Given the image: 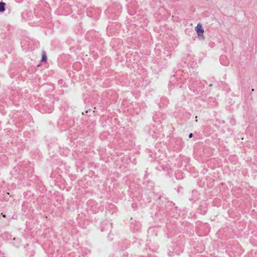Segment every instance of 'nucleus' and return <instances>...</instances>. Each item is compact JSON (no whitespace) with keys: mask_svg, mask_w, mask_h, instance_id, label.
Segmentation results:
<instances>
[{"mask_svg":"<svg viewBox=\"0 0 257 257\" xmlns=\"http://www.w3.org/2000/svg\"><path fill=\"white\" fill-rule=\"evenodd\" d=\"M195 29L199 37H203L204 31L202 25L201 23H198L195 27Z\"/></svg>","mask_w":257,"mask_h":257,"instance_id":"nucleus-1","label":"nucleus"},{"mask_svg":"<svg viewBox=\"0 0 257 257\" xmlns=\"http://www.w3.org/2000/svg\"><path fill=\"white\" fill-rule=\"evenodd\" d=\"M47 60V56L46 52L45 51H43L42 53V59L41 61L42 62H46Z\"/></svg>","mask_w":257,"mask_h":257,"instance_id":"nucleus-2","label":"nucleus"},{"mask_svg":"<svg viewBox=\"0 0 257 257\" xmlns=\"http://www.w3.org/2000/svg\"><path fill=\"white\" fill-rule=\"evenodd\" d=\"M6 4L4 2H0V12H4L5 11Z\"/></svg>","mask_w":257,"mask_h":257,"instance_id":"nucleus-3","label":"nucleus"},{"mask_svg":"<svg viewBox=\"0 0 257 257\" xmlns=\"http://www.w3.org/2000/svg\"><path fill=\"white\" fill-rule=\"evenodd\" d=\"M193 136V134L192 133L190 134L189 135V138H191Z\"/></svg>","mask_w":257,"mask_h":257,"instance_id":"nucleus-4","label":"nucleus"},{"mask_svg":"<svg viewBox=\"0 0 257 257\" xmlns=\"http://www.w3.org/2000/svg\"><path fill=\"white\" fill-rule=\"evenodd\" d=\"M3 216L4 217H6V215H3Z\"/></svg>","mask_w":257,"mask_h":257,"instance_id":"nucleus-5","label":"nucleus"}]
</instances>
